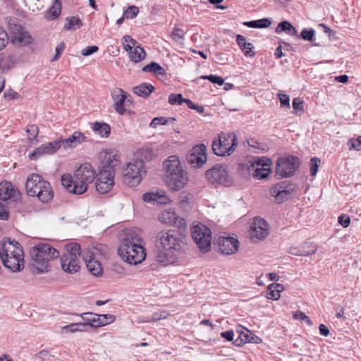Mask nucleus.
<instances>
[{
  "mask_svg": "<svg viewBox=\"0 0 361 361\" xmlns=\"http://www.w3.org/2000/svg\"><path fill=\"white\" fill-rule=\"evenodd\" d=\"M102 164V170L112 171L115 175V168L120 162V155L114 152L103 151L99 154Z\"/></svg>",
  "mask_w": 361,
  "mask_h": 361,
  "instance_id": "18",
  "label": "nucleus"
},
{
  "mask_svg": "<svg viewBox=\"0 0 361 361\" xmlns=\"http://www.w3.org/2000/svg\"><path fill=\"white\" fill-rule=\"evenodd\" d=\"M81 318L88 324L90 327L98 328V314L92 312H85L80 314Z\"/></svg>",
  "mask_w": 361,
  "mask_h": 361,
  "instance_id": "39",
  "label": "nucleus"
},
{
  "mask_svg": "<svg viewBox=\"0 0 361 361\" xmlns=\"http://www.w3.org/2000/svg\"><path fill=\"white\" fill-rule=\"evenodd\" d=\"M26 133H27V138L30 142L36 140L38 133H39V128L37 125L32 124L29 125L26 129Z\"/></svg>",
  "mask_w": 361,
  "mask_h": 361,
  "instance_id": "45",
  "label": "nucleus"
},
{
  "mask_svg": "<svg viewBox=\"0 0 361 361\" xmlns=\"http://www.w3.org/2000/svg\"><path fill=\"white\" fill-rule=\"evenodd\" d=\"M176 120V119L173 117H169V118H166V117H163V116L156 117L152 120V121L149 124V126L153 128H155L159 125H166V124L169 123L170 122L175 121Z\"/></svg>",
  "mask_w": 361,
  "mask_h": 361,
  "instance_id": "41",
  "label": "nucleus"
},
{
  "mask_svg": "<svg viewBox=\"0 0 361 361\" xmlns=\"http://www.w3.org/2000/svg\"><path fill=\"white\" fill-rule=\"evenodd\" d=\"M317 250L316 245L312 243H306L302 248L292 247L290 253L298 256H308L314 254Z\"/></svg>",
  "mask_w": 361,
  "mask_h": 361,
  "instance_id": "29",
  "label": "nucleus"
},
{
  "mask_svg": "<svg viewBox=\"0 0 361 361\" xmlns=\"http://www.w3.org/2000/svg\"><path fill=\"white\" fill-rule=\"evenodd\" d=\"M142 200L145 202H152L157 204H166L171 202L170 198L166 195L163 190L145 192L142 195Z\"/></svg>",
  "mask_w": 361,
  "mask_h": 361,
  "instance_id": "23",
  "label": "nucleus"
},
{
  "mask_svg": "<svg viewBox=\"0 0 361 361\" xmlns=\"http://www.w3.org/2000/svg\"><path fill=\"white\" fill-rule=\"evenodd\" d=\"M115 319L116 317L113 314H98V322L97 325L98 327H100L114 322Z\"/></svg>",
  "mask_w": 361,
  "mask_h": 361,
  "instance_id": "43",
  "label": "nucleus"
},
{
  "mask_svg": "<svg viewBox=\"0 0 361 361\" xmlns=\"http://www.w3.org/2000/svg\"><path fill=\"white\" fill-rule=\"evenodd\" d=\"M207 160V147L202 143L195 145L188 157V163L194 168L202 167Z\"/></svg>",
  "mask_w": 361,
  "mask_h": 361,
  "instance_id": "14",
  "label": "nucleus"
},
{
  "mask_svg": "<svg viewBox=\"0 0 361 361\" xmlns=\"http://www.w3.org/2000/svg\"><path fill=\"white\" fill-rule=\"evenodd\" d=\"M154 87L147 82H143L133 87V92L139 97L147 98L154 91Z\"/></svg>",
  "mask_w": 361,
  "mask_h": 361,
  "instance_id": "32",
  "label": "nucleus"
},
{
  "mask_svg": "<svg viewBox=\"0 0 361 361\" xmlns=\"http://www.w3.org/2000/svg\"><path fill=\"white\" fill-rule=\"evenodd\" d=\"M146 56V53L144 49L141 47H137L129 53L130 59L135 62L138 63L142 61Z\"/></svg>",
  "mask_w": 361,
  "mask_h": 361,
  "instance_id": "36",
  "label": "nucleus"
},
{
  "mask_svg": "<svg viewBox=\"0 0 361 361\" xmlns=\"http://www.w3.org/2000/svg\"><path fill=\"white\" fill-rule=\"evenodd\" d=\"M64 49H65L64 43H61L60 45L57 46L55 48L56 54L54 56V57L51 59V61H57L59 59L62 52L63 51Z\"/></svg>",
  "mask_w": 361,
  "mask_h": 361,
  "instance_id": "60",
  "label": "nucleus"
},
{
  "mask_svg": "<svg viewBox=\"0 0 361 361\" xmlns=\"http://www.w3.org/2000/svg\"><path fill=\"white\" fill-rule=\"evenodd\" d=\"M188 99H184L181 94H171L169 97V103L171 105H181L187 103Z\"/></svg>",
  "mask_w": 361,
  "mask_h": 361,
  "instance_id": "47",
  "label": "nucleus"
},
{
  "mask_svg": "<svg viewBox=\"0 0 361 361\" xmlns=\"http://www.w3.org/2000/svg\"><path fill=\"white\" fill-rule=\"evenodd\" d=\"M63 332L75 333L78 331L77 323H72L61 328Z\"/></svg>",
  "mask_w": 361,
  "mask_h": 361,
  "instance_id": "63",
  "label": "nucleus"
},
{
  "mask_svg": "<svg viewBox=\"0 0 361 361\" xmlns=\"http://www.w3.org/2000/svg\"><path fill=\"white\" fill-rule=\"evenodd\" d=\"M145 173L144 161L140 159H135L127 164L124 170L123 180L128 186H137Z\"/></svg>",
  "mask_w": 361,
  "mask_h": 361,
  "instance_id": "9",
  "label": "nucleus"
},
{
  "mask_svg": "<svg viewBox=\"0 0 361 361\" xmlns=\"http://www.w3.org/2000/svg\"><path fill=\"white\" fill-rule=\"evenodd\" d=\"M66 253L63 257H73V258L80 259L81 256V247L76 243H71L66 245Z\"/></svg>",
  "mask_w": 361,
  "mask_h": 361,
  "instance_id": "33",
  "label": "nucleus"
},
{
  "mask_svg": "<svg viewBox=\"0 0 361 361\" xmlns=\"http://www.w3.org/2000/svg\"><path fill=\"white\" fill-rule=\"evenodd\" d=\"M250 162L255 164V166L259 167V166H260L267 169V168H270V166L271 164V159L264 157L252 158V160Z\"/></svg>",
  "mask_w": 361,
  "mask_h": 361,
  "instance_id": "48",
  "label": "nucleus"
},
{
  "mask_svg": "<svg viewBox=\"0 0 361 361\" xmlns=\"http://www.w3.org/2000/svg\"><path fill=\"white\" fill-rule=\"evenodd\" d=\"M163 165L166 169L165 182L171 191H179L188 182V173L183 170L177 156H170Z\"/></svg>",
  "mask_w": 361,
  "mask_h": 361,
  "instance_id": "5",
  "label": "nucleus"
},
{
  "mask_svg": "<svg viewBox=\"0 0 361 361\" xmlns=\"http://www.w3.org/2000/svg\"><path fill=\"white\" fill-rule=\"evenodd\" d=\"M122 41H123L124 42H129L131 46H132V49H135V47H140L138 44V42L133 39L131 37H130L129 35H125L122 38Z\"/></svg>",
  "mask_w": 361,
  "mask_h": 361,
  "instance_id": "64",
  "label": "nucleus"
},
{
  "mask_svg": "<svg viewBox=\"0 0 361 361\" xmlns=\"http://www.w3.org/2000/svg\"><path fill=\"white\" fill-rule=\"evenodd\" d=\"M348 145H350L349 149H354L357 151L361 150V135L358 136V137L355 140L353 138L350 139L348 141Z\"/></svg>",
  "mask_w": 361,
  "mask_h": 361,
  "instance_id": "55",
  "label": "nucleus"
},
{
  "mask_svg": "<svg viewBox=\"0 0 361 361\" xmlns=\"http://www.w3.org/2000/svg\"><path fill=\"white\" fill-rule=\"evenodd\" d=\"M139 13V8L135 6H128L123 11V16L127 19H132L135 18Z\"/></svg>",
  "mask_w": 361,
  "mask_h": 361,
  "instance_id": "49",
  "label": "nucleus"
},
{
  "mask_svg": "<svg viewBox=\"0 0 361 361\" xmlns=\"http://www.w3.org/2000/svg\"><path fill=\"white\" fill-rule=\"evenodd\" d=\"M205 176L211 183H218L228 186L232 183V178L228 174L227 166L216 164L206 171Z\"/></svg>",
  "mask_w": 361,
  "mask_h": 361,
  "instance_id": "12",
  "label": "nucleus"
},
{
  "mask_svg": "<svg viewBox=\"0 0 361 361\" xmlns=\"http://www.w3.org/2000/svg\"><path fill=\"white\" fill-rule=\"evenodd\" d=\"M96 178L95 188L100 194L109 192L115 184L114 172L111 170H101Z\"/></svg>",
  "mask_w": 361,
  "mask_h": 361,
  "instance_id": "13",
  "label": "nucleus"
},
{
  "mask_svg": "<svg viewBox=\"0 0 361 361\" xmlns=\"http://www.w3.org/2000/svg\"><path fill=\"white\" fill-rule=\"evenodd\" d=\"M60 142L61 147L64 149H73L86 141V137L83 133L79 131H75L72 135L66 139H58Z\"/></svg>",
  "mask_w": 361,
  "mask_h": 361,
  "instance_id": "21",
  "label": "nucleus"
},
{
  "mask_svg": "<svg viewBox=\"0 0 361 361\" xmlns=\"http://www.w3.org/2000/svg\"><path fill=\"white\" fill-rule=\"evenodd\" d=\"M236 42L238 45L241 49L242 51L246 56H253L254 53L252 52V49L254 48L253 45L250 42H247L246 38L241 35H238L236 36Z\"/></svg>",
  "mask_w": 361,
  "mask_h": 361,
  "instance_id": "31",
  "label": "nucleus"
},
{
  "mask_svg": "<svg viewBox=\"0 0 361 361\" xmlns=\"http://www.w3.org/2000/svg\"><path fill=\"white\" fill-rule=\"evenodd\" d=\"M61 147L60 142L58 140L49 142L37 147L29 157L30 159H35L42 155H51L56 153Z\"/></svg>",
  "mask_w": 361,
  "mask_h": 361,
  "instance_id": "19",
  "label": "nucleus"
},
{
  "mask_svg": "<svg viewBox=\"0 0 361 361\" xmlns=\"http://www.w3.org/2000/svg\"><path fill=\"white\" fill-rule=\"evenodd\" d=\"M95 178L96 172L92 166L89 163H85L75 171L73 176L63 175L61 184L69 192L81 195L87 191L88 185Z\"/></svg>",
  "mask_w": 361,
  "mask_h": 361,
  "instance_id": "3",
  "label": "nucleus"
},
{
  "mask_svg": "<svg viewBox=\"0 0 361 361\" xmlns=\"http://www.w3.org/2000/svg\"><path fill=\"white\" fill-rule=\"evenodd\" d=\"M32 272L35 274L48 272L49 263L59 256V251L47 243L38 244L30 249Z\"/></svg>",
  "mask_w": 361,
  "mask_h": 361,
  "instance_id": "6",
  "label": "nucleus"
},
{
  "mask_svg": "<svg viewBox=\"0 0 361 361\" xmlns=\"http://www.w3.org/2000/svg\"><path fill=\"white\" fill-rule=\"evenodd\" d=\"M338 223L344 228H347L350 223V219L348 215L342 214L338 217Z\"/></svg>",
  "mask_w": 361,
  "mask_h": 361,
  "instance_id": "61",
  "label": "nucleus"
},
{
  "mask_svg": "<svg viewBox=\"0 0 361 361\" xmlns=\"http://www.w3.org/2000/svg\"><path fill=\"white\" fill-rule=\"evenodd\" d=\"M314 30L312 28H305L302 30L300 36L304 40L311 41L314 36Z\"/></svg>",
  "mask_w": 361,
  "mask_h": 361,
  "instance_id": "53",
  "label": "nucleus"
},
{
  "mask_svg": "<svg viewBox=\"0 0 361 361\" xmlns=\"http://www.w3.org/2000/svg\"><path fill=\"white\" fill-rule=\"evenodd\" d=\"M237 145V137L234 132L221 133L218 138L212 141V151L217 156H230L235 151Z\"/></svg>",
  "mask_w": 361,
  "mask_h": 361,
  "instance_id": "8",
  "label": "nucleus"
},
{
  "mask_svg": "<svg viewBox=\"0 0 361 361\" xmlns=\"http://www.w3.org/2000/svg\"><path fill=\"white\" fill-rule=\"evenodd\" d=\"M167 314L166 312H162L160 314L158 313L154 314L151 318H147L146 320H145V322H157L162 319L166 318Z\"/></svg>",
  "mask_w": 361,
  "mask_h": 361,
  "instance_id": "58",
  "label": "nucleus"
},
{
  "mask_svg": "<svg viewBox=\"0 0 361 361\" xmlns=\"http://www.w3.org/2000/svg\"><path fill=\"white\" fill-rule=\"evenodd\" d=\"M157 250L155 259L164 266L176 262L178 253L184 252L187 248L185 239L176 230L162 231L157 235Z\"/></svg>",
  "mask_w": 361,
  "mask_h": 361,
  "instance_id": "1",
  "label": "nucleus"
},
{
  "mask_svg": "<svg viewBox=\"0 0 361 361\" xmlns=\"http://www.w3.org/2000/svg\"><path fill=\"white\" fill-rule=\"evenodd\" d=\"M111 96L114 101L115 111L118 114L123 115L126 111V109L123 107V103L127 99V92L120 88H116L111 92Z\"/></svg>",
  "mask_w": 361,
  "mask_h": 361,
  "instance_id": "25",
  "label": "nucleus"
},
{
  "mask_svg": "<svg viewBox=\"0 0 361 361\" xmlns=\"http://www.w3.org/2000/svg\"><path fill=\"white\" fill-rule=\"evenodd\" d=\"M92 130L95 134L103 138L109 137L111 134L110 126L103 122H94L92 126Z\"/></svg>",
  "mask_w": 361,
  "mask_h": 361,
  "instance_id": "30",
  "label": "nucleus"
},
{
  "mask_svg": "<svg viewBox=\"0 0 361 361\" xmlns=\"http://www.w3.org/2000/svg\"><path fill=\"white\" fill-rule=\"evenodd\" d=\"M61 265L62 269L68 274L76 273L80 268L79 259L73 258V257L61 256Z\"/></svg>",
  "mask_w": 361,
  "mask_h": 361,
  "instance_id": "26",
  "label": "nucleus"
},
{
  "mask_svg": "<svg viewBox=\"0 0 361 361\" xmlns=\"http://www.w3.org/2000/svg\"><path fill=\"white\" fill-rule=\"evenodd\" d=\"M82 259L92 275L99 276L102 274L103 268L99 257L93 256L92 252H85L82 255Z\"/></svg>",
  "mask_w": 361,
  "mask_h": 361,
  "instance_id": "20",
  "label": "nucleus"
},
{
  "mask_svg": "<svg viewBox=\"0 0 361 361\" xmlns=\"http://www.w3.org/2000/svg\"><path fill=\"white\" fill-rule=\"evenodd\" d=\"M0 258L3 265L13 272L20 271L24 268L23 247L14 240L4 238L0 242Z\"/></svg>",
  "mask_w": 361,
  "mask_h": 361,
  "instance_id": "4",
  "label": "nucleus"
},
{
  "mask_svg": "<svg viewBox=\"0 0 361 361\" xmlns=\"http://www.w3.org/2000/svg\"><path fill=\"white\" fill-rule=\"evenodd\" d=\"M241 336L243 340H245L246 343H260L262 342V340L259 336H256L253 333H252L250 330L247 329H244L241 331Z\"/></svg>",
  "mask_w": 361,
  "mask_h": 361,
  "instance_id": "38",
  "label": "nucleus"
},
{
  "mask_svg": "<svg viewBox=\"0 0 361 361\" xmlns=\"http://www.w3.org/2000/svg\"><path fill=\"white\" fill-rule=\"evenodd\" d=\"M293 192V189L288 188L285 182H282L271 188L270 194L274 197L279 203L288 200Z\"/></svg>",
  "mask_w": 361,
  "mask_h": 361,
  "instance_id": "22",
  "label": "nucleus"
},
{
  "mask_svg": "<svg viewBox=\"0 0 361 361\" xmlns=\"http://www.w3.org/2000/svg\"><path fill=\"white\" fill-rule=\"evenodd\" d=\"M159 220L165 224L168 225H177L180 219L179 216L176 215L173 210L168 209L162 212L159 216Z\"/></svg>",
  "mask_w": 361,
  "mask_h": 361,
  "instance_id": "28",
  "label": "nucleus"
},
{
  "mask_svg": "<svg viewBox=\"0 0 361 361\" xmlns=\"http://www.w3.org/2000/svg\"><path fill=\"white\" fill-rule=\"evenodd\" d=\"M245 26L252 28H267L271 24L268 18H262L257 20H251L243 23Z\"/></svg>",
  "mask_w": 361,
  "mask_h": 361,
  "instance_id": "37",
  "label": "nucleus"
},
{
  "mask_svg": "<svg viewBox=\"0 0 361 361\" xmlns=\"http://www.w3.org/2000/svg\"><path fill=\"white\" fill-rule=\"evenodd\" d=\"M293 317L296 319L306 320L308 324H312V322L307 318L305 314L301 311H297L293 314Z\"/></svg>",
  "mask_w": 361,
  "mask_h": 361,
  "instance_id": "62",
  "label": "nucleus"
},
{
  "mask_svg": "<svg viewBox=\"0 0 361 361\" xmlns=\"http://www.w3.org/2000/svg\"><path fill=\"white\" fill-rule=\"evenodd\" d=\"M293 108L296 113L301 114L304 112V102L300 98H294L293 100Z\"/></svg>",
  "mask_w": 361,
  "mask_h": 361,
  "instance_id": "51",
  "label": "nucleus"
},
{
  "mask_svg": "<svg viewBox=\"0 0 361 361\" xmlns=\"http://www.w3.org/2000/svg\"><path fill=\"white\" fill-rule=\"evenodd\" d=\"M61 4L60 0H55L52 6L49 9L47 18L48 19H56L61 13Z\"/></svg>",
  "mask_w": 361,
  "mask_h": 361,
  "instance_id": "40",
  "label": "nucleus"
},
{
  "mask_svg": "<svg viewBox=\"0 0 361 361\" xmlns=\"http://www.w3.org/2000/svg\"><path fill=\"white\" fill-rule=\"evenodd\" d=\"M188 107L190 109L196 110L197 112L202 114L204 112V108L202 106L195 104L191 100L188 99L186 103Z\"/></svg>",
  "mask_w": 361,
  "mask_h": 361,
  "instance_id": "59",
  "label": "nucleus"
},
{
  "mask_svg": "<svg viewBox=\"0 0 361 361\" xmlns=\"http://www.w3.org/2000/svg\"><path fill=\"white\" fill-rule=\"evenodd\" d=\"M25 189L30 196L37 197L42 202H48L54 197V191L50 183L36 173L27 177Z\"/></svg>",
  "mask_w": 361,
  "mask_h": 361,
  "instance_id": "7",
  "label": "nucleus"
},
{
  "mask_svg": "<svg viewBox=\"0 0 361 361\" xmlns=\"http://www.w3.org/2000/svg\"><path fill=\"white\" fill-rule=\"evenodd\" d=\"M11 43L16 45L26 46L32 43V38L30 33L20 25L11 27Z\"/></svg>",
  "mask_w": 361,
  "mask_h": 361,
  "instance_id": "16",
  "label": "nucleus"
},
{
  "mask_svg": "<svg viewBox=\"0 0 361 361\" xmlns=\"http://www.w3.org/2000/svg\"><path fill=\"white\" fill-rule=\"evenodd\" d=\"M217 246L221 254L232 255L238 251L239 243L235 238L220 236L217 240Z\"/></svg>",
  "mask_w": 361,
  "mask_h": 361,
  "instance_id": "17",
  "label": "nucleus"
},
{
  "mask_svg": "<svg viewBox=\"0 0 361 361\" xmlns=\"http://www.w3.org/2000/svg\"><path fill=\"white\" fill-rule=\"evenodd\" d=\"M185 32L183 30L176 27L173 29L171 35L172 39L178 44H183L185 39Z\"/></svg>",
  "mask_w": 361,
  "mask_h": 361,
  "instance_id": "44",
  "label": "nucleus"
},
{
  "mask_svg": "<svg viewBox=\"0 0 361 361\" xmlns=\"http://www.w3.org/2000/svg\"><path fill=\"white\" fill-rule=\"evenodd\" d=\"M281 32H286L290 35L298 37L297 30L288 21L286 20L279 23L276 28V33H280Z\"/></svg>",
  "mask_w": 361,
  "mask_h": 361,
  "instance_id": "34",
  "label": "nucleus"
},
{
  "mask_svg": "<svg viewBox=\"0 0 361 361\" xmlns=\"http://www.w3.org/2000/svg\"><path fill=\"white\" fill-rule=\"evenodd\" d=\"M300 164V159L295 156L282 157L278 159L276 165V176L288 178L293 176Z\"/></svg>",
  "mask_w": 361,
  "mask_h": 361,
  "instance_id": "11",
  "label": "nucleus"
},
{
  "mask_svg": "<svg viewBox=\"0 0 361 361\" xmlns=\"http://www.w3.org/2000/svg\"><path fill=\"white\" fill-rule=\"evenodd\" d=\"M243 166L246 168L249 175H252L257 179L267 178L271 171L270 168H267V169L260 166H259V167L255 166V164L252 162L244 164H243Z\"/></svg>",
  "mask_w": 361,
  "mask_h": 361,
  "instance_id": "27",
  "label": "nucleus"
},
{
  "mask_svg": "<svg viewBox=\"0 0 361 361\" xmlns=\"http://www.w3.org/2000/svg\"><path fill=\"white\" fill-rule=\"evenodd\" d=\"M211 234L210 229L202 224L193 226L191 229L192 238L202 252H207L211 249Z\"/></svg>",
  "mask_w": 361,
  "mask_h": 361,
  "instance_id": "10",
  "label": "nucleus"
},
{
  "mask_svg": "<svg viewBox=\"0 0 361 361\" xmlns=\"http://www.w3.org/2000/svg\"><path fill=\"white\" fill-rule=\"evenodd\" d=\"M99 50V47L97 46H89L85 48H84L82 51L81 54L84 56H90L91 54L96 53Z\"/></svg>",
  "mask_w": 361,
  "mask_h": 361,
  "instance_id": "57",
  "label": "nucleus"
},
{
  "mask_svg": "<svg viewBox=\"0 0 361 361\" xmlns=\"http://www.w3.org/2000/svg\"><path fill=\"white\" fill-rule=\"evenodd\" d=\"M8 43V35L6 31L0 29V51L3 50Z\"/></svg>",
  "mask_w": 361,
  "mask_h": 361,
  "instance_id": "54",
  "label": "nucleus"
},
{
  "mask_svg": "<svg viewBox=\"0 0 361 361\" xmlns=\"http://www.w3.org/2000/svg\"><path fill=\"white\" fill-rule=\"evenodd\" d=\"M109 251V248L106 245H97L95 247H92L89 249L87 252H92L93 256L97 257L99 255H104Z\"/></svg>",
  "mask_w": 361,
  "mask_h": 361,
  "instance_id": "46",
  "label": "nucleus"
},
{
  "mask_svg": "<svg viewBox=\"0 0 361 361\" xmlns=\"http://www.w3.org/2000/svg\"><path fill=\"white\" fill-rule=\"evenodd\" d=\"M277 96L280 100L281 105L282 106H286L290 108V98L289 96L286 94L278 93Z\"/></svg>",
  "mask_w": 361,
  "mask_h": 361,
  "instance_id": "56",
  "label": "nucleus"
},
{
  "mask_svg": "<svg viewBox=\"0 0 361 361\" xmlns=\"http://www.w3.org/2000/svg\"><path fill=\"white\" fill-rule=\"evenodd\" d=\"M142 71L144 72H152L157 75H165L166 74L164 68L154 61L145 66Z\"/></svg>",
  "mask_w": 361,
  "mask_h": 361,
  "instance_id": "35",
  "label": "nucleus"
},
{
  "mask_svg": "<svg viewBox=\"0 0 361 361\" xmlns=\"http://www.w3.org/2000/svg\"><path fill=\"white\" fill-rule=\"evenodd\" d=\"M320 159L317 157H313L310 159V174L315 176L318 171Z\"/></svg>",
  "mask_w": 361,
  "mask_h": 361,
  "instance_id": "52",
  "label": "nucleus"
},
{
  "mask_svg": "<svg viewBox=\"0 0 361 361\" xmlns=\"http://www.w3.org/2000/svg\"><path fill=\"white\" fill-rule=\"evenodd\" d=\"M20 195L18 190L15 188L11 183L4 181L0 183V199L7 201L11 198L17 200Z\"/></svg>",
  "mask_w": 361,
  "mask_h": 361,
  "instance_id": "24",
  "label": "nucleus"
},
{
  "mask_svg": "<svg viewBox=\"0 0 361 361\" xmlns=\"http://www.w3.org/2000/svg\"><path fill=\"white\" fill-rule=\"evenodd\" d=\"M200 78L204 80H208L211 82L217 84L219 85H223L224 83V80L223 78L215 75H202L200 77Z\"/></svg>",
  "mask_w": 361,
  "mask_h": 361,
  "instance_id": "50",
  "label": "nucleus"
},
{
  "mask_svg": "<svg viewBox=\"0 0 361 361\" xmlns=\"http://www.w3.org/2000/svg\"><path fill=\"white\" fill-rule=\"evenodd\" d=\"M67 23L64 25V29L66 30H70L72 29H75L73 27L76 25L78 27H80L82 26L81 20L76 16L68 17L66 18Z\"/></svg>",
  "mask_w": 361,
  "mask_h": 361,
  "instance_id": "42",
  "label": "nucleus"
},
{
  "mask_svg": "<svg viewBox=\"0 0 361 361\" xmlns=\"http://www.w3.org/2000/svg\"><path fill=\"white\" fill-rule=\"evenodd\" d=\"M142 242V237L138 228H132L126 230L125 237L118 248L119 256L130 264L141 263L146 257Z\"/></svg>",
  "mask_w": 361,
  "mask_h": 361,
  "instance_id": "2",
  "label": "nucleus"
},
{
  "mask_svg": "<svg viewBox=\"0 0 361 361\" xmlns=\"http://www.w3.org/2000/svg\"><path fill=\"white\" fill-rule=\"evenodd\" d=\"M268 234V224L266 221L261 217H255L251 224L250 229L251 240L254 242L262 240L267 238Z\"/></svg>",
  "mask_w": 361,
  "mask_h": 361,
  "instance_id": "15",
  "label": "nucleus"
}]
</instances>
